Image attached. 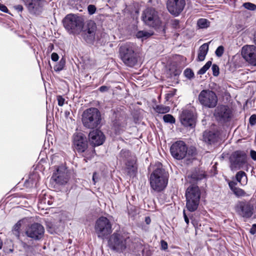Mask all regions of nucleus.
Segmentation results:
<instances>
[{
    "label": "nucleus",
    "mask_w": 256,
    "mask_h": 256,
    "mask_svg": "<svg viewBox=\"0 0 256 256\" xmlns=\"http://www.w3.org/2000/svg\"><path fill=\"white\" fill-rule=\"evenodd\" d=\"M168 173L162 168V164H158L150 177V186L152 190L158 192L164 190L168 183Z\"/></svg>",
    "instance_id": "obj_1"
},
{
    "label": "nucleus",
    "mask_w": 256,
    "mask_h": 256,
    "mask_svg": "<svg viewBox=\"0 0 256 256\" xmlns=\"http://www.w3.org/2000/svg\"><path fill=\"white\" fill-rule=\"evenodd\" d=\"M130 242L131 240L128 234L116 232L109 237L108 244L112 250L122 253L130 246Z\"/></svg>",
    "instance_id": "obj_2"
},
{
    "label": "nucleus",
    "mask_w": 256,
    "mask_h": 256,
    "mask_svg": "<svg viewBox=\"0 0 256 256\" xmlns=\"http://www.w3.org/2000/svg\"><path fill=\"white\" fill-rule=\"evenodd\" d=\"M170 151L173 158L178 160L186 158L191 162L196 155V150L194 148H188L186 143L182 140L174 142L170 147Z\"/></svg>",
    "instance_id": "obj_3"
},
{
    "label": "nucleus",
    "mask_w": 256,
    "mask_h": 256,
    "mask_svg": "<svg viewBox=\"0 0 256 256\" xmlns=\"http://www.w3.org/2000/svg\"><path fill=\"white\" fill-rule=\"evenodd\" d=\"M84 20L82 16L76 14H67L63 20L66 30L70 34H79L82 30Z\"/></svg>",
    "instance_id": "obj_4"
},
{
    "label": "nucleus",
    "mask_w": 256,
    "mask_h": 256,
    "mask_svg": "<svg viewBox=\"0 0 256 256\" xmlns=\"http://www.w3.org/2000/svg\"><path fill=\"white\" fill-rule=\"evenodd\" d=\"M102 120L101 114L98 108H91L85 110L82 114V122L88 128L98 127Z\"/></svg>",
    "instance_id": "obj_5"
},
{
    "label": "nucleus",
    "mask_w": 256,
    "mask_h": 256,
    "mask_svg": "<svg viewBox=\"0 0 256 256\" xmlns=\"http://www.w3.org/2000/svg\"><path fill=\"white\" fill-rule=\"evenodd\" d=\"M200 196V192L198 186L192 184L188 188L186 192V206L190 212H193L196 210Z\"/></svg>",
    "instance_id": "obj_6"
},
{
    "label": "nucleus",
    "mask_w": 256,
    "mask_h": 256,
    "mask_svg": "<svg viewBox=\"0 0 256 256\" xmlns=\"http://www.w3.org/2000/svg\"><path fill=\"white\" fill-rule=\"evenodd\" d=\"M94 228L98 238L104 240L112 232V223L106 217L102 216L96 221Z\"/></svg>",
    "instance_id": "obj_7"
},
{
    "label": "nucleus",
    "mask_w": 256,
    "mask_h": 256,
    "mask_svg": "<svg viewBox=\"0 0 256 256\" xmlns=\"http://www.w3.org/2000/svg\"><path fill=\"white\" fill-rule=\"evenodd\" d=\"M120 53L122 60L126 65L132 67L137 63V57L133 44H126L121 46Z\"/></svg>",
    "instance_id": "obj_8"
},
{
    "label": "nucleus",
    "mask_w": 256,
    "mask_h": 256,
    "mask_svg": "<svg viewBox=\"0 0 256 256\" xmlns=\"http://www.w3.org/2000/svg\"><path fill=\"white\" fill-rule=\"evenodd\" d=\"M142 18L144 22L150 27L157 28L162 24L158 12L153 8H148L144 10Z\"/></svg>",
    "instance_id": "obj_9"
},
{
    "label": "nucleus",
    "mask_w": 256,
    "mask_h": 256,
    "mask_svg": "<svg viewBox=\"0 0 256 256\" xmlns=\"http://www.w3.org/2000/svg\"><path fill=\"white\" fill-rule=\"evenodd\" d=\"M198 100L203 107L209 108H215L218 102L216 94L209 90H202L198 94Z\"/></svg>",
    "instance_id": "obj_10"
},
{
    "label": "nucleus",
    "mask_w": 256,
    "mask_h": 256,
    "mask_svg": "<svg viewBox=\"0 0 256 256\" xmlns=\"http://www.w3.org/2000/svg\"><path fill=\"white\" fill-rule=\"evenodd\" d=\"M20 228L24 230L26 236L32 238V220L31 218H23L14 224L12 233L17 238H20Z\"/></svg>",
    "instance_id": "obj_11"
},
{
    "label": "nucleus",
    "mask_w": 256,
    "mask_h": 256,
    "mask_svg": "<svg viewBox=\"0 0 256 256\" xmlns=\"http://www.w3.org/2000/svg\"><path fill=\"white\" fill-rule=\"evenodd\" d=\"M247 155L244 151L236 150L230 156V168L232 170L242 168L247 162Z\"/></svg>",
    "instance_id": "obj_12"
},
{
    "label": "nucleus",
    "mask_w": 256,
    "mask_h": 256,
    "mask_svg": "<svg viewBox=\"0 0 256 256\" xmlns=\"http://www.w3.org/2000/svg\"><path fill=\"white\" fill-rule=\"evenodd\" d=\"M237 214L244 220L250 218L253 216L254 208L253 204L248 201H240L238 202L235 207Z\"/></svg>",
    "instance_id": "obj_13"
},
{
    "label": "nucleus",
    "mask_w": 256,
    "mask_h": 256,
    "mask_svg": "<svg viewBox=\"0 0 256 256\" xmlns=\"http://www.w3.org/2000/svg\"><path fill=\"white\" fill-rule=\"evenodd\" d=\"M74 148L78 153L82 154L84 156H86L88 144L86 137L82 133L74 134L73 139Z\"/></svg>",
    "instance_id": "obj_14"
},
{
    "label": "nucleus",
    "mask_w": 256,
    "mask_h": 256,
    "mask_svg": "<svg viewBox=\"0 0 256 256\" xmlns=\"http://www.w3.org/2000/svg\"><path fill=\"white\" fill-rule=\"evenodd\" d=\"M242 58L252 66H256V46L254 45H246L242 49Z\"/></svg>",
    "instance_id": "obj_15"
},
{
    "label": "nucleus",
    "mask_w": 256,
    "mask_h": 256,
    "mask_svg": "<svg viewBox=\"0 0 256 256\" xmlns=\"http://www.w3.org/2000/svg\"><path fill=\"white\" fill-rule=\"evenodd\" d=\"M51 179L58 184L64 185L66 184L69 179L67 169L63 166L58 167L56 172L53 174Z\"/></svg>",
    "instance_id": "obj_16"
},
{
    "label": "nucleus",
    "mask_w": 256,
    "mask_h": 256,
    "mask_svg": "<svg viewBox=\"0 0 256 256\" xmlns=\"http://www.w3.org/2000/svg\"><path fill=\"white\" fill-rule=\"evenodd\" d=\"M185 5V0H168L166 4L168 12L174 16H178L181 13Z\"/></svg>",
    "instance_id": "obj_17"
},
{
    "label": "nucleus",
    "mask_w": 256,
    "mask_h": 256,
    "mask_svg": "<svg viewBox=\"0 0 256 256\" xmlns=\"http://www.w3.org/2000/svg\"><path fill=\"white\" fill-rule=\"evenodd\" d=\"M231 110L226 106L220 105L215 110L216 116L220 121L226 122L230 120L232 118Z\"/></svg>",
    "instance_id": "obj_18"
},
{
    "label": "nucleus",
    "mask_w": 256,
    "mask_h": 256,
    "mask_svg": "<svg viewBox=\"0 0 256 256\" xmlns=\"http://www.w3.org/2000/svg\"><path fill=\"white\" fill-rule=\"evenodd\" d=\"M196 119L194 113L189 110H184L180 116V122L186 127L194 128L196 124Z\"/></svg>",
    "instance_id": "obj_19"
},
{
    "label": "nucleus",
    "mask_w": 256,
    "mask_h": 256,
    "mask_svg": "<svg viewBox=\"0 0 256 256\" xmlns=\"http://www.w3.org/2000/svg\"><path fill=\"white\" fill-rule=\"evenodd\" d=\"M88 139L90 143L96 146L102 145L104 142L106 138L102 131L96 130L90 132Z\"/></svg>",
    "instance_id": "obj_20"
},
{
    "label": "nucleus",
    "mask_w": 256,
    "mask_h": 256,
    "mask_svg": "<svg viewBox=\"0 0 256 256\" xmlns=\"http://www.w3.org/2000/svg\"><path fill=\"white\" fill-rule=\"evenodd\" d=\"M96 30V24L93 22H90L87 24L86 28L82 30V36L86 40H92L94 38Z\"/></svg>",
    "instance_id": "obj_21"
},
{
    "label": "nucleus",
    "mask_w": 256,
    "mask_h": 256,
    "mask_svg": "<svg viewBox=\"0 0 256 256\" xmlns=\"http://www.w3.org/2000/svg\"><path fill=\"white\" fill-rule=\"evenodd\" d=\"M188 177L190 182L198 183L200 180L205 178L206 175L204 171L198 168L194 170L191 174L188 175Z\"/></svg>",
    "instance_id": "obj_22"
},
{
    "label": "nucleus",
    "mask_w": 256,
    "mask_h": 256,
    "mask_svg": "<svg viewBox=\"0 0 256 256\" xmlns=\"http://www.w3.org/2000/svg\"><path fill=\"white\" fill-rule=\"evenodd\" d=\"M44 229L42 224L38 223L33 224V239H42L44 236Z\"/></svg>",
    "instance_id": "obj_23"
},
{
    "label": "nucleus",
    "mask_w": 256,
    "mask_h": 256,
    "mask_svg": "<svg viewBox=\"0 0 256 256\" xmlns=\"http://www.w3.org/2000/svg\"><path fill=\"white\" fill-rule=\"evenodd\" d=\"M203 139L206 142L212 144L217 141L218 136L216 134L212 132H204Z\"/></svg>",
    "instance_id": "obj_24"
},
{
    "label": "nucleus",
    "mask_w": 256,
    "mask_h": 256,
    "mask_svg": "<svg viewBox=\"0 0 256 256\" xmlns=\"http://www.w3.org/2000/svg\"><path fill=\"white\" fill-rule=\"evenodd\" d=\"M210 42L208 43H204L200 47L198 56V61L202 62L205 59L208 50V44Z\"/></svg>",
    "instance_id": "obj_25"
},
{
    "label": "nucleus",
    "mask_w": 256,
    "mask_h": 256,
    "mask_svg": "<svg viewBox=\"0 0 256 256\" xmlns=\"http://www.w3.org/2000/svg\"><path fill=\"white\" fill-rule=\"evenodd\" d=\"M44 2V0H33V12L39 14Z\"/></svg>",
    "instance_id": "obj_26"
},
{
    "label": "nucleus",
    "mask_w": 256,
    "mask_h": 256,
    "mask_svg": "<svg viewBox=\"0 0 256 256\" xmlns=\"http://www.w3.org/2000/svg\"><path fill=\"white\" fill-rule=\"evenodd\" d=\"M154 34V32L150 30H140L136 34V36L138 38H142V40H146Z\"/></svg>",
    "instance_id": "obj_27"
},
{
    "label": "nucleus",
    "mask_w": 256,
    "mask_h": 256,
    "mask_svg": "<svg viewBox=\"0 0 256 256\" xmlns=\"http://www.w3.org/2000/svg\"><path fill=\"white\" fill-rule=\"evenodd\" d=\"M236 179L241 184H245L247 182V177L246 173L243 171L238 172L236 176Z\"/></svg>",
    "instance_id": "obj_28"
},
{
    "label": "nucleus",
    "mask_w": 256,
    "mask_h": 256,
    "mask_svg": "<svg viewBox=\"0 0 256 256\" xmlns=\"http://www.w3.org/2000/svg\"><path fill=\"white\" fill-rule=\"evenodd\" d=\"M155 111L159 114H166L170 112V108L162 104L158 105L154 108Z\"/></svg>",
    "instance_id": "obj_29"
},
{
    "label": "nucleus",
    "mask_w": 256,
    "mask_h": 256,
    "mask_svg": "<svg viewBox=\"0 0 256 256\" xmlns=\"http://www.w3.org/2000/svg\"><path fill=\"white\" fill-rule=\"evenodd\" d=\"M120 156L124 162L131 160L130 158V157L131 156V154L128 150H122L120 154Z\"/></svg>",
    "instance_id": "obj_30"
},
{
    "label": "nucleus",
    "mask_w": 256,
    "mask_h": 256,
    "mask_svg": "<svg viewBox=\"0 0 256 256\" xmlns=\"http://www.w3.org/2000/svg\"><path fill=\"white\" fill-rule=\"evenodd\" d=\"M46 228L48 231L51 234H53L56 232V230L54 225L50 222V220L47 218L46 220Z\"/></svg>",
    "instance_id": "obj_31"
},
{
    "label": "nucleus",
    "mask_w": 256,
    "mask_h": 256,
    "mask_svg": "<svg viewBox=\"0 0 256 256\" xmlns=\"http://www.w3.org/2000/svg\"><path fill=\"white\" fill-rule=\"evenodd\" d=\"M200 28H206L210 26V22L205 18H200L198 20L197 23Z\"/></svg>",
    "instance_id": "obj_32"
},
{
    "label": "nucleus",
    "mask_w": 256,
    "mask_h": 256,
    "mask_svg": "<svg viewBox=\"0 0 256 256\" xmlns=\"http://www.w3.org/2000/svg\"><path fill=\"white\" fill-rule=\"evenodd\" d=\"M212 65V62L208 61L198 72L199 74H204L209 69Z\"/></svg>",
    "instance_id": "obj_33"
},
{
    "label": "nucleus",
    "mask_w": 256,
    "mask_h": 256,
    "mask_svg": "<svg viewBox=\"0 0 256 256\" xmlns=\"http://www.w3.org/2000/svg\"><path fill=\"white\" fill-rule=\"evenodd\" d=\"M163 120L166 123L174 124L176 122L174 116L170 114H165L163 116Z\"/></svg>",
    "instance_id": "obj_34"
},
{
    "label": "nucleus",
    "mask_w": 256,
    "mask_h": 256,
    "mask_svg": "<svg viewBox=\"0 0 256 256\" xmlns=\"http://www.w3.org/2000/svg\"><path fill=\"white\" fill-rule=\"evenodd\" d=\"M233 192L238 197H242L246 196V192L243 190L238 188H234Z\"/></svg>",
    "instance_id": "obj_35"
},
{
    "label": "nucleus",
    "mask_w": 256,
    "mask_h": 256,
    "mask_svg": "<svg viewBox=\"0 0 256 256\" xmlns=\"http://www.w3.org/2000/svg\"><path fill=\"white\" fill-rule=\"evenodd\" d=\"M243 6L244 8L250 10H256V5L250 2H245L243 4Z\"/></svg>",
    "instance_id": "obj_36"
},
{
    "label": "nucleus",
    "mask_w": 256,
    "mask_h": 256,
    "mask_svg": "<svg viewBox=\"0 0 256 256\" xmlns=\"http://www.w3.org/2000/svg\"><path fill=\"white\" fill-rule=\"evenodd\" d=\"M64 63L65 62L64 61H62V60H61L59 64H58L56 65L54 67V70L56 72H60V71L62 70L64 67Z\"/></svg>",
    "instance_id": "obj_37"
},
{
    "label": "nucleus",
    "mask_w": 256,
    "mask_h": 256,
    "mask_svg": "<svg viewBox=\"0 0 256 256\" xmlns=\"http://www.w3.org/2000/svg\"><path fill=\"white\" fill-rule=\"evenodd\" d=\"M224 52V48L223 46H219L216 50L215 52V54L216 56L218 57H220L222 56Z\"/></svg>",
    "instance_id": "obj_38"
},
{
    "label": "nucleus",
    "mask_w": 256,
    "mask_h": 256,
    "mask_svg": "<svg viewBox=\"0 0 256 256\" xmlns=\"http://www.w3.org/2000/svg\"><path fill=\"white\" fill-rule=\"evenodd\" d=\"M184 74L186 77L188 78H190L194 76L193 72L190 68H186L184 71Z\"/></svg>",
    "instance_id": "obj_39"
},
{
    "label": "nucleus",
    "mask_w": 256,
    "mask_h": 256,
    "mask_svg": "<svg viewBox=\"0 0 256 256\" xmlns=\"http://www.w3.org/2000/svg\"><path fill=\"white\" fill-rule=\"evenodd\" d=\"M38 208L39 210H50V208H48L47 206V205H44V204L40 202V200H38Z\"/></svg>",
    "instance_id": "obj_40"
},
{
    "label": "nucleus",
    "mask_w": 256,
    "mask_h": 256,
    "mask_svg": "<svg viewBox=\"0 0 256 256\" xmlns=\"http://www.w3.org/2000/svg\"><path fill=\"white\" fill-rule=\"evenodd\" d=\"M212 70L213 75L214 76H218L219 74L218 66L216 64H214L212 66Z\"/></svg>",
    "instance_id": "obj_41"
},
{
    "label": "nucleus",
    "mask_w": 256,
    "mask_h": 256,
    "mask_svg": "<svg viewBox=\"0 0 256 256\" xmlns=\"http://www.w3.org/2000/svg\"><path fill=\"white\" fill-rule=\"evenodd\" d=\"M50 199V196L48 195H44L43 196L42 198H39V200L44 204V205H47V200Z\"/></svg>",
    "instance_id": "obj_42"
},
{
    "label": "nucleus",
    "mask_w": 256,
    "mask_h": 256,
    "mask_svg": "<svg viewBox=\"0 0 256 256\" xmlns=\"http://www.w3.org/2000/svg\"><path fill=\"white\" fill-rule=\"evenodd\" d=\"M88 10L89 14H92L96 12V8L94 5L90 4L88 6Z\"/></svg>",
    "instance_id": "obj_43"
},
{
    "label": "nucleus",
    "mask_w": 256,
    "mask_h": 256,
    "mask_svg": "<svg viewBox=\"0 0 256 256\" xmlns=\"http://www.w3.org/2000/svg\"><path fill=\"white\" fill-rule=\"evenodd\" d=\"M176 89H173L172 90H170L166 94V98L167 100L172 98L176 92Z\"/></svg>",
    "instance_id": "obj_44"
},
{
    "label": "nucleus",
    "mask_w": 256,
    "mask_h": 256,
    "mask_svg": "<svg viewBox=\"0 0 256 256\" xmlns=\"http://www.w3.org/2000/svg\"><path fill=\"white\" fill-rule=\"evenodd\" d=\"M57 100L58 102V105L60 106H62L64 103V98L61 96H57Z\"/></svg>",
    "instance_id": "obj_45"
},
{
    "label": "nucleus",
    "mask_w": 256,
    "mask_h": 256,
    "mask_svg": "<svg viewBox=\"0 0 256 256\" xmlns=\"http://www.w3.org/2000/svg\"><path fill=\"white\" fill-rule=\"evenodd\" d=\"M250 124L252 126H254L256 124V115L252 114L250 116L249 119Z\"/></svg>",
    "instance_id": "obj_46"
},
{
    "label": "nucleus",
    "mask_w": 256,
    "mask_h": 256,
    "mask_svg": "<svg viewBox=\"0 0 256 256\" xmlns=\"http://www.w3.org/2000/svg\"><path fill=\"white\" fill-rule=\"evenodd\" d=\"M236 183L233 181H231L228 183V186L232 192L234 190V188H236Z\"/></svg>",
    "instance_id": "obj_47"
},
{
    "label": "nucleus",
    "mask_w": 256,
    "mask_h": 256,
    "mask_svg": "<svg viewBox=\"0 0 256 256\" xmlns=\"http://www.w3.org/2000/svg\"><path fill=\"white\" fill-rule=\"evenodd\" d=\"M26 6H28V9L30 10L32 5V0H23Z\"/></svg>",
    "instance_id": "obj_48"
},
{
    "label": "nucleus",
    "mask_w": 256,
    "mask_h": 256,
    "mask_svg": "<svg viewBox=\"0 0 256 256\" xmlns=\"http://www.w3.org/2000/svg\"><path fill=\"white\" fill-rule=\"evenodd\" d=\"M59 56L56 52H53L51 55V58L52 60L56 62L58 60Z\"/></svg>",
    "instance_id": "obj_49"
},
{
    "label": "nucleus",
    "mask_w": 256,
    "mask_h": 256,
    "mask_svg": "<svg viewBox=\"0 0 256 256\" xmlns=\"http://www.w3.org/2000/svg\"><path fill=\"white\" fill-rule=\"evenodd\" d=\"M161 248L163 250H166L168 248L167 242L163 240L161 241Z\"/></svg>",
    "instance_id": "obj_50"
},
{
    "label": "nucleus",
    "mask_w": 256,
    "mask_h": 256,
    "mask_svg": "<svg viewBox=\"0 0 256 256\" xmlns=\"http://www.w3.org/2000/svg\"><path fill=\"white\" fill-rule=\"evenodd\" d=\"M0 10L4 12L8 13V8L5 6L4 5L0 4Z\"/></svg>",
    "instance_id": "obj_51"
},
{
    "label": "nucleus",
    "mask_w": 256,
    "mask_h": 256,
    "mask_svg": "<svg viewBox=\"0 0 256 256\" xmlns=\"http://www.w3.org/2000/svg\"><path fill=\"white\" fill-rule=\"evenodd\" d=\"M250 156L252 160H256V152L253 150H252L250 152Z\"/></svg>",
    "instance_id": "obj_52"
},
{
    "label": "nucleus",
    "mask_w": 256,
    "mask_h": 256,
    "mask_svg": "<svg viewBox=\"0 0 256 256\" xmlns=\"http://www.w3.org/2000/svg\"><path fill=\"white\" fill-rule=\"evenodd\" d=\"M99 90L101 92H105L108 90V88L106 86H102L99 88Z\"/></svg>",
    "instance_id": "obj_53"
},
{
    "label": "nucleus",
    "mask_w": 256,
    "mask_h": 256,
    "mask_svg": "<svg viewBox=\"0 0 256 256\" xmlns=\"http://www.w3.org/2000/svg\"><path fill=\"white\" fill-rule=\"evenodd\" d=\"M179 23H180V22L178 20H174L172 21V24L174 28H178Z\"/></svg>",
    "instance_id": "obj_54"
},
{
    "label": "nucleus",
    "mask_w": 256,
    "mask_h": 256,
    "mask_svg": "<svg viewBox=\"0 0 256 256\" xmlns=\"http://www.w3.org/2000/svg\"><path fill=\"white\" fill-rule=\"evenodd\" d=\"M250 232L254 234L256 232V224H254L252 225V228L250 230Z\"/></svg>",
    "instance_id": "obj_55"
},
{
    "label": "nucleus",
    "mask_w": 256,
    "mask_h": 256,
    "mask_svg": "<svg viewBox=\"0 0 256 256\" xmlns=\"http://www.w3.org/2000/svg\"><path fill=\"white\" fill-rule=\"evenodd\" d=\"M14 8L18 12H22L23 10V8L21 5H16L14 6Z\"/></svg>",
    "instance_id": "obj_56"
},
{
    "label": "nucleus",
    "mask_w": 256,
    "mask_h": 256,
    "mask_svg": "<svg viewBox=\"0 0 256 256\" xmlns=\"http://www.w3.org/2000/svg\"><path fill=\"white\" fill-rule=\"evenodd\" d=\"M183 214H184V221L186 222V224H189V220H188V217L186 215V214L185 212V210H184L183 212Z\"/></svg>",
    "instance_id": "obj_57"
},
{
    "label": "nucleus",
    "mask_w": 256,
    "mask_h": 256,
    "mask_svg": "<svg viewBox=\"0 0 256 256\" xmlns=\"http://www.w3.org/2000/svg\"><path fill=\"white\" fill-rule=\"evenodd\" d=\"M98 179V176H97V174L96 172H94V174H93V176H92V181L94 182V184H95L96 182V180Z\"/></svg>",
    "instance_id": "obj_58"
},
{
    "label": "nucleus",
    "mask_w": 256,
    "mask_h": 256,
    "mask_svg": "<svg viewBox=\"0 0 256 256\" xmlns=\"http://www.w3.org/2000/svg\"><path fill=\"white\" fill-rule=\"evenodd\" d=\"M145 222L146 224H150L151 222L150 218L149 217H146L145 218Z\"/></svg>",
    "instance_id": "obj_59"
},
{
    "label": "nucleus",
    "mask_w": 256,
    "mask_h": 256,
    "mask_svg": "<svg viewBox=\"0 0 256 256\" xmlns=\"http://www.w3.org/2000/svg\"><path fill=\"white\" fill-rule=\"evenodd\" d=\"M52 204V200H50V199H48L47 200V206H50Z\"/></svg>",
    "instance_id": "obj_60"
},
{
    "label": "nucleus",
    "mask_w": 256,
    "mask_h": 256,
    "mask_svg": "<svg viewBox=\"0 0 256 256\" xmlns=\"http://www.w3.org/2000/svg\"><path fill=\"white\" fill-rule=\"evenodd\" d=\"M254 42L255 44L256 45V32L254 34Z\"/></svg>",
    "instance_id": "obj_61"
},
{
    "label": "nucleus",
    "mask_w": 256,
    "mask_h": 256,
    "mask_svg": "<svg viewBox=\"0 0 256 256\" xmlns=\"http://www.w3.org/2000/svg\"><path fill=\"white\" fill-rule=\"evenodd\" d=\"M126 123L125 122H123L122 124H120V127H124L126 125Z\"/></svg>",
    "instance_id": "obj_62"
},
{
    "label": "nucleus",
    "mask_w": 256,
    "mask_h": 256,
    "mask_svg": "<svg viewBox=\"0 0 256 256\" xmlns=\"http://www.w3.org/2000/svg\"><path fill=\"white\" fill-rule=\"evenodd\" d=\"M2 240L0 238V249L2 248Z\"/></svg>",
    "instance_id": "obj_63"
},
{
    "label": "nucleus",
    "mask_w": 256,
    "mask_h": 256,
    "mask_svg": "<svg viewBox=\"0 0 256 256\" xmlns=\"http://www.w3.org/2000/svg\"><path fill=\"white\" fill-rule=\"evenodd\" d=\"M70 2H75L76 0H68Z\"/></svg>",
    "instance_id": "obj_64"
}]
</instances>
